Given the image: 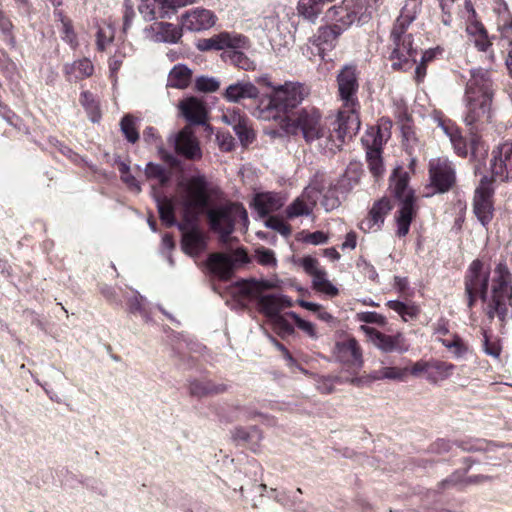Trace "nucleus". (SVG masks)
Wrapping results in <instances>:
<instances>
[{
	"mask_svg": "<svg viewBox=\"0 0 512 512\" xmlns=\"http://www.w3.org/2000/svg\"><path fill=\"white\" fill-rule=\"evenodd\" d=\"M138 10L147 21L170 16L165 0H139Z\"/></svg>",
	"mask_w": 512,
	"mask_h": 512,
	"instance_id": "nucleus-28",
	"label": "nucleus"
},
{
	"mask_svg": "<svg viewBox=\"0 0 512 512\" xmlns=\"http://www.w3.org/2000/svg\"><path fill=\"white\" fill-rule=\"evenodd\" d=\"M313 288L319 292H322L328 296H336L338 289L327 279L326 271L323 269L321 272L312 278Z\"/></svg>",
	"mask_w": 512,
	"mask_h": 512,
	"instance_id": "nucleus-46",
	"label": "nucleus"
},
{
	"mask_svg": "<svg viewBox=\"0 0 512 512\" xmlns=\"http://www.w3.org/2000/svg\"><path fill=\"white\" fill-rule=\"evenodd\" d=\"M494 93V83L489 70L483 68L471 69L464 94L466 107L464 122L470 127L471 132L481 131L485 124L492 121Z\"/></svg>",
	"mask_w": 512,
	"mask_h": 512,
	"instance_id": "nucleus-2",
	"label": "nucleus"
},
{
	"mask_svg": "<svg viewBox=\"0 0 512 512\" xmlns=\"http://www.w3.org/2000/svg\"><path fill=\"white\" fill-rule=\"evenodd\" d=\"M321 205L324 207V209L326 211H331V210H334L336 209L337 207H339L340 205V200L339 198L336 196L335 194V191L334 190H328L324 195H323V200L321 201Z\"/></svg>",
	"mask_w": 512,
	"mask_h": 512,
	"instance_id": "nucleus-61",
	"label": "nucleus"
},
{
	"mask_svg": "<svg viewBox=\"0 0 512 512\" xmlns=\"http://www.w3.org/2000/svg\"><path fill=\"white\" fill-rule=\"evenodd\" d=\"M266 227L277 231L284 237H288L291 234L290 227L280 218L271 216L265 221Z\"/></svg>",
	"mask_w": 512,
	"mask_h": 512,
	"instance_id": "nucleus-55",
	"label": "nucleus"
},
{
	"mask_svg": "<svg viewBox=\"0 0 512 512\" xmlns=\"http://www.w3.org/2000/svg\"><path fill=\"white\" fill-rule=\"evenodd\" d=\"M301 265L304 271L312 278L317 274V272H321L323 270L319 267L318 260L311 256L304 257L301 261Z\"/></svg>",
	"mask_w": 512,
	"mask_h": 512,
	"instance_id": "nucleus-60",
	"label": "nucleus"
},
{
	"mask_svg": "<svg viewBox=\"0 0 512 512\" xmlns=\"http://www.w3.org/2000/svg\"><path fill=\"white\" fill-rule=\"evenodd\" d=\"M450 142H451L455 152L459 156H461V157L467 156L468 147H467L466 141L463 138V136L461 135L460 131L455 134V137L450 139Z\"/></svg>",
	"mask_w": 512,
	"mask_h": 512,
	"instance_id": "nucleus-59",
	"label": "nucleus"
},
{
	"mask_svg": "<svg viewBox=\"0 0 512 512\" xmlns=\"http://www.w3.org/2000/svg\"><path fill=\"white\" fill-rule=\"evenodd\" d=\"M234 132L238 136L241 144L247 146L254 140L255 134L253 129L248 123V119L245 117L244 120L234 129Z\"/></svg>",
	"mask_w": 512,
	"mask_h": 512,
	"instance_id": "nucleus-50",
	"label": "nucleus"
},
{
	"mask_svg": "<svg viewBox=\"0 0 512 512\" xmlns=\"http://www.w3.org/2000/svg\"><path fill=\"white\" fill-rule=\"evenodd\" d=\"M443 12L442 22L449 26L452 22V15L458 14L462 6L468 8V0H439Z\"/></svg>",
	"mask_w": 512,
	"mask_h": 512,
	"instance_id": "nucleus-42",
	"label": "nucleus"
},
{
	"mask_svg": "<svg viewBox=\"0 0 512 512\" xmlns=\"http://www.w3.org/2000/svg\"><path fill=\"white\" fill-rule=\"evenodd\" d=\"M429 175L431 184L439 192L448 191L455 182V169L447 158L430 160Z\"/></svg>",
	"mask_w": 512,
	"mask_h": 512,
	"instance_id": "nucleus-15",
	"label": "nucleus"
},
{
	"mask_svg": "<svg viewBox=\"0 0 512 512\" xmlns=\"http://www.w3.org/2000/svg\"><path fill=\"white\" fill-rule=\"evenodd\" d=\"M359 178H360V172H359L358 166L356 164L355 165L351 164L347 168V170L343 176L341 186L348 190L352 189V187L358 183Z\"/></svg>",
	"mask_w": 512,
	"mask_h": 512,
	"instance_id": "nucleus-54",
	"label": "nucleus"
},
{
	"mask_svg": "<svg viewBox=\"0 0 512 512\" xmlns=\"http://www.w3.org/2000/svg\"><path fill=\"white\" fill-rule=\"evenodd\" d=\"M315 382L316 389L321 394L327 395L334 392L336 384L351 383L354 385H359L361 383V379L357 377H349L342 375H322L316 376Z\"/></svg>",
	"mask_w": 512,
	"mask_h": 512,
	"instance_id": "nucleus-27",
	"label": "nucleus"
},
{
	"mask_svg": "<svg viewBox=\"0 0 512 512\" xmlns=\"http://www.w3.org/2000/svg\"><path fill=\"white\" fill-rule=\"evenodd\" d=\"M272 93L285 111L300 104L309 94V90L298 82H286L283 85L274 87V92Z\"/></svg>",
	"mask_w": 512,
	"mask_h": 512,
	"instance_id": "nucleus-16",
	"label": "nucleus"
},
{
	"mask_svg": "<svg viewBox=\"0 0 512 512\" xmlns=\"http://www.w3.org/2000/svg\"><path fill=\"white\" fill-rule=\"evenodd\" d=\"M120 130L126 140L132 144L139 140L138 119L131 114H126L120 121Z\"/></svg>",
	"mask_w": 512,
	"mask_h": 512,
	"instance_id": "nucleus-41",
	"label": "nucleus"
},
{
	"mask_svg": "<svg viewBox=\"0 0 512 512\" xmlns=\"http://www.w3.org/2000/svg\"><path fill=\"white\" fill-rule=\"evenodd\" d=\"M419 11H420V1L419 0H407L401 9L399 17L396 19V21L393 25V29L406 30L407 27L416 18Z\"/></svg>",
	"mask_w": 512,
	"mask_h": 512,
	"instance_id": "nucleus-34",
	"label": "nucleus"
},
{
	"mask_svg": "<svg viewBox=\"0 0 512 512\" xmlns=\"http://www.w3.org/2000/svg\"><path fill=\"white\" fill-rule=\"evenodd\" d=\"M244 118L245 117L237 109H228L221 115V120L233 129L237 127Z\"/></svg>",
	"mask_w": 512,
	"mask_h": 512,
	"instance_id": "nucleus-56",
	"label": "nucleus"
},
{
	"mask_svg": "<svg viewBox=\"0 0 512 512\" xmlns=\"http://www.w3.org/2000/svg\"><path fill=\"white\" fill-rule=\"evenodd\" d=\"M239 291L242 295L257 298L259 296H263L262 292L264 290L272 289L276 287V285L269 280H243L239 284Z\"/></svg>",
	"mask_w": 512,
	"mask_h": 512,
	"instance_id": "nucleus-35",
	"label": "nucleus"
},
{
	"mask_svg": "<svg viewBox=\"0 0 512 512\" xmlns=\"http://www.w3.org/2000/svg\"><path fill=\"white\" fill-rule=\"evenodd\" d=\"M143 297L136 293L128 300L129 310L132 313H140L144 318H147V314L142 305Z\"/></svg>",
	"mask_w": 512,
	"mask_h": 512,
	"instance_id": "nucleus-63",
	"label": "nucleus"
},
{
	"mask_svg": "<svg viewBox=\"0 0 512 512\" xmlns=\"http://www.w3.org/2000/svg\"><path fill=\"white\" fill-rule=\"evenodd\" d=\"M169 140L173 142L175 151L179 155L192 160L201 157L199 143L189 127L183 128L176 135L171 136Z\"/></svg>",
	"mask_w": 512,
	"mask_h": 512,
	"instance_id": "nucleus-18",
	"label": "nucleus"
},
{
	"mask_svg": "<svg viewBox=\"0 0 512 512\" xmlns=\"http://www.w3.org/2000/svg\"><path fill=\"white\" fill-rule=\"evenodd\" d=\"M145 174L148 179H155L161 185H164L169 180V175L165 168L158 164L148 163Z\"/></svg>",
	"mask_w": 512,
	"mask_h": 512,
	"instance_id": "nucleus-51",
	"label": "nucleus"
},
{
	"mask_svg": "<svg viewBox=\"0 0 512 512\" xmlns=\"http://www.w3.org/2000/svg\"><path fill=\"white\" fill-rule=\"evenodd\" d=\"M255 299L257 300L259 312L270 320L278 317L284 308L293 305L292 300L282 294H267Z\"/></svg>",
	"mask_w": 512,
	"mask_h": 512,
	"instance_id": "nucleus-19",
	"label": "nucleus"
},
{
	"mask_svg": "<svg viewBox=\"0 0 512 512\" xmlns=\"http://www.w3.org/2000/svg\"><path fill=\"white\" fill-rule=\"evenodd\" d=\"M335 355L340 362L357 368H360L363 364L360 347L354 338L337 342Z\"/></svg>",
	"mask_w": 512,
	"mask_h": 512,
	"instance_id": "nucleus-21",
	"label": "nucleus"
},
{
	"mask_svg": "<svg viewBox=\"0 0 512 512\" xmlns=\"http://www.w3.org/2000/svg\"><path fill=\"white\" fill-rule=\"evenodd\" d=\"M223 58L231 64L246 71L253 70L255 68L254 61L247 57L243 50L226 51L223 53Z\"/></svg>",
	"mask_w": 512,
	"mask_h": 512,
	"instance_id": "nucleus-44",
	"label": "nucleus"
},
{
	"mask_svg": "<svg viewBox=\"0 0 512 512\" xmlns=\"http://www.w3.org/2000/svg\"><path fill=\"white\" fill-rule=\"evenodd\" d=\"M93 72L94 66L87 58L67 63L64 66V73L69 82H77L78 80L90 77Z\"/></svg>",
	"mask_w": 512,
	"mask_h": 512,
	"instance_id": "nucleus-29",
	"label": "nucleus"
},
{
	"mask_svg": "<svg viewBox=\"0 0 512 512\" xmlns=\"http://www.w3.org/2000/svg\"><path fill=\"white\" fill-rule=\"evenodd\" d=\"M489 171L491 177L483 176L473 199V212L483 226H487L493 218L492 182H504L512 178V143L506 142L493 149Z\"/></svg>",
	"mask_w": 512,
	"mask_h": 512,
	"instance_id": "nucleus-3",
	"label": "nucleus"
},
{
	"mask_svg": "<svg viewBox=\"0 0 512 512\" xmlns=\"http://www.w3.org/2000/svg\"><path fill=\"white\" fill-rule=\"evenodd\" d=\"M283 205L280 197L273 193L257 194L254 198V207L261 217L281 208Z\"/></svg>",
	"mask_w": 512,
	"mask_h": 512,
	"instance_id": "nucleus-33",
	"label": "nucleus"
},
{
	"mask_svg": "<svg viewBox=\"0 0 512 512\" xmlns=\"http://www.w3.org/2000/svg\"><path fill=\"white\" fill-rule=\"evenodd\" d=\"M217 21L215 13L205 8H195L181 16V26L191 32H200L212 28Z\"/></svg>",
	"mask_w": 512,
	"mask_h": 512,
	"instance_id": "nucleus-17",
	"label": "nucleus"
},
{
	"mask_svg": "<svg viewBox=\"0 0 512 512\" xmlns=\"http://www.w3.org/2000/svg\"><path fill=\"white\" fill-rule=\"evenodd\" d=\"M492 299L487 307L489 318L498 316L502 321L507 314L506 299L512 306V277L505 263L500 262L494 270Z\"/></svg>",
	"mask_w": 512,
	"mask_h": 512,
	"instance_id": "nucleus-8",
	"label": "nucleus"
},
{
	"mask_svg": "<svg viewBox=\"0 0 512 512\" xmlns=\"http://www.w3.org/2000/svg\"><path fill=\"white\" fill-rule=\"evenodd\" d=\"M322 194L323 187L317 181L312 182L304 189L302 194L286 208L287 217L296 218L309 216Z\"/></svg>",
	"mask_w": 512,
	"mask_h": 512,
	"instance_id": "nucleus-13",
	"label": "nucleus"
},
{
	"mask_svg": "<svg viewBox=\"0 0 512 512\" xmlns=\"http://www.w3.org/2000/svg\"><path fill=\"white\" fill-rule=\"evenodd\" d=\"M393 50L391 53L392 67L407 71L416 63L417 49L413 47L412 35L403 29L391 31Z\"/></svg>",
	"mask_w": 512,
	"mask_h": 512,
	"instance_id": "nucleus-9",
	"label": "nucleus"
},
{
	"mask_svg": "<svg viewBox=\"0 0 512 512\" xmlns=\"http://www.w3.org/2000/svg\"><path fill=\"white\" fill-rule=\"evenodd\" d=\"M490 270L480 260H474L465 277V292L468 296V306L472 307L477 295L485 302L489 283Z\"/></svg>",
	"mask_w": 512,
	"mask_h": 512,
	"instance_id": "nucleus-11",
	"label": "nucleus"
},
{
	"mask_svg": "<svg viewBox=\"0 0 512 512\" xmlns=\"http://www.w3.org/2000/svg\"><path fill=\"white\" fill-rule=\"evenodd\" d=\"M207 218L211 230L219 235L223 244H228L233 239L231 234L234 231L236 221H247L248 215L241 205L228 203L210 208L207 211Z\"/></svg>",
	"mask_w": 512,
	"mask_h": 512,
	"instance_id": "nucleus-6",
	"label": "nucleus"
},
{
	"mask_svg": "<svg viewBox=\"0 0 512 512\" xmlns=\"http://www.w3.org/2000/svg\"><path fill=\"white\" fill-rule=\"evenodd\" d=\"M466 31L470 37V41L474 43L478 50L483 52L488 50L491 43L482 24L472 22L467 26Z\"/></svg>",
	"mask_w": 512,
	"mask_h": 512,
	"instance_id": "nucleus-37",
	"label": "nucleus"
},
{
	"mask_svg": "<svg viewBox=\"0 0 512 512\" xmlns=\"http://www.w3.org/2000/svg\"><path fill=\"white\" fill-rule=\"evenodd\" d=\"M80 103L87 111L90 120L94 123L99 122V120L101 119V112L99 104L94 98L93 94L88 91L82 92Z\"/></svg>",
	"mask_w": 512,
	"mask_h": 512,
	"instance_id": "nucleus-45",
	"label": "nucleus"
},
{
	"mask_svg": "<svg viewBox=\"0 0 512 512\" xmlns=\"http://www.w3.org/2000/svg\"><path fill=\"white\" fill-rule=\"evenodd\" d=\"M154 32L152 38L155 42L177 43L182 37V26L179 27L168 22H157L151 27Z\"/></svg>",
	"mask_w": 512,
	"mask_h": 512,
	"instance_id": "nucleus-26",
	"label": "nucleus"
},
{
	"mask_svg": "<svg viewBox=\"0 0 512 512\" xmlns=\"http://www.w3.org/2000/svg\"><path fill=\"white\" fill-rule=\"evenodd\" d=\"M357 319L363 323H374L381 326L386 324V318L373 311L361 312L357 314Z\"/></svg>",
	"mask_w": 512,
	"mask_h": 512,
	"instance_id": "nucleus-57",
	"label": "nucleus"
},
{
	"mask_svg": "<svg viewBox=\"0 0 512 512\" xmlns=\"http://www.w3.org/2000/svg\"><path fill=\"white\" fill-rule=\"evenodd\" d=\"M232 438L240 444H250L254 449L261 440L262 434L257 427H251L248 430L244 428H235L232 432Z\"/></svg>",
	"mask_w": 512,
	"mask_h": 512,
	"instance_id": "nucleus-39",
	"label": "nucleus"
},
{
	"mask_svg": "<svg viewBox=\"0 0 512 512\" xmlns=\"http://www.w3.org/2000/svg\"><path fill=\"white\" fill-rule=\"evenodd\" d=\"M439 341L456 359L464 358L470 351L468 344L457 334H453L451 338H439Z\"/></svg>",
	"mask_w": 512,
	"mask_h": 512,
	"instance_id": "nucleus-38",
	"label": "nucleus"
},
{
	"mask_svg": "<svg viewBox=\"0 0 512 512\" xmlns=\"http://www.w3.org/2000/svg\"><path fill=\"white\" fill-rule=\"evenodd\" d=\"M343 27L338 24L323 26L318 29L310 41L317 47V54L323 59L324 51L332 49L338 37L344 32Z\"/></svg>",
	"mask_w": 512,
	"mask_h": 512,
	"instance_id": "nucleus-20",
	"label": "nucleus"
},
{
	"mask_svg": "<svg viewBox=\"0 0 512 512\" xmlns=\"http://www.w3.org/2000/svg\"><path fill=\"white\" fill-rule=\"evenodd\" d=\"M227 51L247 50L250 48L249 39L236 32H228Z\"/></svg>",
	"mask_w": 512,
	"mask_h": 512,
	"instance_id": "nucleus-49",
	"label": "nucleus"
},
{
	"mask_svg": "<svg viewBox=\"0 0 512 512\" xmlns=\"http://www.w3.org/2000/svg\"><path fill=\"white\" fill-rule=\"evenodd\" d=\"M345 5L348 7L346 24L365 23L377 6L371 0H345Z\"/></svg>",
	"mask_w": 512,
	"mask_h": 512,
	"instance_id": "nucleus-23",
	"label": "nucleus"
},
{
	"mask_svg": "<svg viewBox=\"0 0 512 512\" xmlns=\"http://www.w3.org/2000/svg\"><path fill=\"white\" fill-rule=\"evenodd\" d=\"M407 369L397 367H383L380 370L374 371L370 374V379L377 381L383 379L389 380H403L406 375Z\"/></svg>",
	"mask_w": 512,
	"mask_h": 512,
	"instance_id": "nucleus-48",
	"label": "nucleus"
},
{
	"mask_svg": "<svg viewBox=\"0 0 512 512\" xmlns=\"http://www.w3.org/2000/svg\"><path fill=\"white\" fill-rule=\"evenodd\" d=\"M338 92L343 106L346 110L345 119L347 120V128L358 131L360 128V120L357 114L359 101L357 92L359 89L356 68L353 66H345L337 75Z\"/></svg>",
	"mask_w": 512,
	"mask_h": 512,
	"instance_id": "nucleus-5",
	"label": "nucleus"
},
{
	"mask_svg": "<svg viewBox=\"0 0 512 512\" xmlns=\"http://www.w3.org/2000/svg\"><path fill=\"white\" fill-rule=\"evenodd\" d=\"M256 261L263 266L274 267L277 264V259L272 250L265 247H259L255 250Z\"/></svg>",
	"mask_w": 512,
	"mask_h": 512,
	"instance_id": "nucleus-52",
	"label": "nucleus"
},
{
	"mask_svg": "<svg viewBox=\"0 0 512 512\" xmlns=\"http://www.w3.org/2000/svg\"><path fill=\"white\" fill-rule=\"evenodd\" d=\"M389 136L390 133L387 128L371 127L362 137V143L366 148L368 167L375 178L381 177L384 173L381 147Z\"/></svg>",
	"mask_w": 512,
	"mask_h": 512,
	"instance_id": "nucleus-10",
	"label": "nucleus"
},
{
	"mask_svg": "<svg viewBox=\"0 0 512 512\" xmlns=\"http://www.w3.org/2000/svg\"><path fill=\"white\" fill-rule=\"evenodd\" d=\"M259 95L258 88L249 81H238L229 85L224 93V98L232 103H238L244 99H255Z\"/></svg>",
	"mask_w": 512,
	"mask_h": 512,
	"instance_id": "nucleus-24",
	"label": "nucleus"
},
{
	"mask_svg": "<svg viewBox=\"0 0 512 512\" xmlns=\"http://www.w3.org/2000/svg\"><path fill=\"white\" fill-rule=\"evenodd\" d=\"M392 181L394 182V193L401 200L398 210L397 235L404 237L408 234L411 221L416 214L415 198L410 189H408V175L401 167L394 170Z\"/></svg>",
	"mask_w": 512,
	"mask_h": 512,
	"instance_id": "nucleus-7",
	"label": "nucleus"
},
{
	"mask_svg": "<svg viewBox=\"0 0 512 512\" xmlns=\"http://www.w3.org/2000/svg\"><path fill=\"white\" fill-rule=\"evenodd\" d=\"M190 393L193 396L203 397L211 394H219L226 390V386L216 385L212 382L206 381H192L189 386Z\"/></svg>",
	"mask_w": 512,
	"mask_h": 512,
	"instance_id": "nucleus-40",
	"label": "nucleus"
},
{
	"mask_svg": "<svg viewBox=\"0 0 512 512\" xmlns=\"http://www.w3.org/2000/svg\"><path fill=\"white\" fill-rule=\"evenodd\" d=\"M179 109L183 117L193 123L202 124L206 117L203 103L195 97H189L179 103Z\"/></svg>",
	"mask_w": 512,
	"mask_h": 512,
	"instance_id": "nucleus-25",
	"label": "nucleus"
},
{
	"mask_svg": "<svg viewBox=\"0 0 512 512\" xmlns=\"http://www.w3.org/2000/svg\"><path fill=\"white\" fill-rule=\"evenodd\" d=\"M390 210L391 205L389 200L383 198L375 202L370 209L367 218L361 221L359 228L364 232L379 230Z\"/></svg>",
	"mask_w": 512,
	"mask_h": 512,
	"instance_id": "nucleus-22",
	"label": "nucleus"
},
{
	"mask_svg": "<svg viewBox=\"0 0 512 512\" xmlns=\"http://www.w3.org/2000/svg\"><path fill=\"white\" fill-rule=\"evenodd\" d=\"M287 315L291 317L295 321L297 327L306 333L309 337L313 339L317 338V332L313 323L302 319L297 313L293 311L287 313Z\"/></svg>",
	"mask_w": 512,
	"mask_h": 512,
	"instance_id": "nucleus-53",
	"label": "nucleus"
},
{
	"mask_svg": "<svg viewBox=\"0 0 512 512\" xmlns=\"http://www.w3.org/2000/svg\"><path fill=\"white\" fill-rule=\"evenodd\" d=\"M113 31L110 27L100 28L97 33V46L100 50H104L106 45L111 42Z\"/></svg>",
	"mask_w": 512,
	"mask_h": 512,
	"instance_id": "nucleus-62",
	"label": "nucleus"
},
{
	"mask_svg": "<svg viewBox=\"0 0 512 512\" xmlns=\"http://www.w3.org/2000/svg\"><path fill=\"white\" fill-rule=\"evenodd\" d=\"M455 365L441 360H430L427 381L431 384H438L448 379L454 372Z\"/></svg>",
	"mask_w": 512,
	"mask_h": 512,
	"instance_id": "nucleus-31",
	"label": "nucleus"
},
{
	"mask_svg": "<svg viewBox=\"0 0 512 512\" xmlns=\"http://www.w3.org/2000/svg\"><path fill=\"white\" fill-rule=\"evenodd\" d=\"M336 124L337 127L332 132L317 109L305 108L300 110L295 118L287 120L285 130L294 135L300 132L307 143L314 144L323 151L334 153L344 143L346 134L357 132L347 128L345 112H339Z\"/></svg>",
	"mask_w": 512,
	"mask_h": 512,
	"instance_id": "nucleus-1",
	"label": "nucleus"
},
{
	"mask_svg": "<svg viewBox=\"0 0 512 512\" xmlns=\"http://www.w3.org/2000/svg\"><path fill=\"white\" fill-rule=\"evenodd\" d=\"M348 13V7L345 5V0L341 2L339 5H334L330 7L326 13L325 18L328 21H334V24L340 25L343 27V30H346L352 24H346V14Z\"/></svg>",
	"mask_w": 512,
	"mask_h": 512,
	"instance_id": "nucleus-43",
	"label": "nucleus"
},
{
	"mask_svg": "<svg viewBox=\"0 0 512 512\" xmlns=\"http://www.w3.org/2000/svg\"><path fill=\"white\" fill-rule=\"evenodd\" d=\"M282 112H284L282 106L276 101L273 93H271L260 100L255 115L262 120H276L280 118Z\"/></svg>",
	"mask_w": 512,
	"mask_h": 512,
	"instance_id": "nucleus-30",
	"label": "nucleus"
},
{
	"mask_svg": "<svg viewBox=\"0 0 512 512\" xmlns=\"http://www.w3.org/2000/svg\"><path fill=\"white\" fill-rule=\"evenodd\" d=\"M156 202L160 219L162 220V222L165 223L167 226H173L175 224V217L172 201L166 197H157Z\"/></svg>",
	"mask_w": 512,
	"mask_h": 512,
	"instance_id": "nucleus-47",
	"label": "nucleus"
},
{
	"mask_svg": "<svg viewBox=\"0 0 512 512\" xmlns=\"http://www.w3.org/2000/svg\"><path fill=\"white\" fill-rule=\"evenodd\" d=\"M196 88L203 92H215L219 88V82L210 77H199L196 80Z\"/></svg>",
	"mask_w": 512,
	"mask_h": 512,
	"instance_id": "nucleus-58",
	"label": "nucleus"
},
{
	"mask_svg": "<svg viewBox=\"0 0 512 512\" xmlns=\"http://www.w3.org/2000/svg\"><path fill=\"white\" fill-rule=\"evenodd\" d=\"M248 257L243 249H237L233 255L225 253H211L206 261V266L214 277L222 281L232 278L237 263H246Z\"/></svg>",
	"mask_w": 512,
	"mask_h": 512,
	"instance_id": "nucleus-12",
	"label": "nucleus"
},
{
	"mask_svg": "<svg viewBox=\"0 0 512 512\" xmlns=\"http://www.w3.org/2000/svg\"><path fill=\"white\" fill-rule=\"evenodd\" d=\"M192 71L183 64L173 67L168 75V86L178 89L186 88L191 81Z\"/></svg>",
	"mask_w": 512,
	"mask_h": 512,
	"instance_id": "nucleus-36",
	"label": "nucleus"
},
{
	"mask_svg": "<svg viewBox=\"0 0 512 512\" xmlns=\"http://www.w3.org/2000/svg\"><path fill=\"white\" fill-rule=\"evenodd\" d=\"M56 15L59 17L61 22L62 32L64 33V40L72 43L74 41L75 35L70 21L65 18L61 12H57Z\"/></svg>",
	"mask_w": 512,
	"mask_h": 512,
	"instance_id": "nucleus-64",
	"label": "nucleus"
},
{
	"mask_svg": "<svg viewBox=\"0 0 512 512\" xmlns=\"http://www.w3.org/2000/svg\"><path fill=\"white\" fill-rule=\"evenodd\" d=\"M219 193V188L208 182L203 175L193 176L182 182L179 185L178 201L183 208L185 219L197 217Z\"/></svg>",
	"mask_w": 512,
	"mask_h": 512,
	"instance_id": "nucleus-4",
	"label": "nucleus"
},
{
	"mask_svg": "<svg viewBox=\"0 0 512 512\" xmlns=\"http://www.w3.org/2000/svg\"><path fill=\"white\" fill-rule=\"evenodd\" d=\"M361 330L366 333L373 344L384 353H405L409 350L410 344L402 333L395 335L384 334L375 328L362 325Z\"/></svg>",
	"mask_w": 512,
	"mask_h": 512,
	"instance_id": "nucleus-14",
	"label": "nucleus"
},
{
	"mask_svg": "<svg viewBox=\"0 0 512 512\" xmlns=\"http://www.w3.org/2000/svg\"><path fill=\"white\" fill-rule=\"evenodd\" d=\"M206 247L204 235L197 229H192L184 233L182 238V248L190 256H197Z\"/></svg>",
	"mask_w": 512,
	"mask_h": 512,
	"instance_id": "nucleus-32",
	"label": "nucleus"
}]
</instances>
